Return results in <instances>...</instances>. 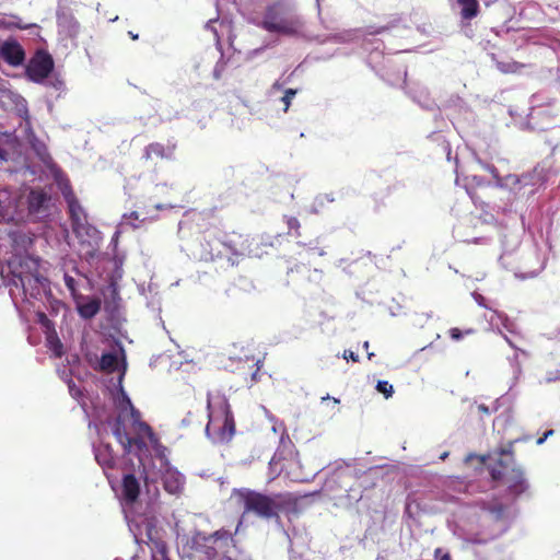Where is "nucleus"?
<instances>
[{
  "label": "nucleus",
  "instance_id": "f257e3e1",
  "mask_svg": "<svg viewBox=\"0 0 560 560\" xmlns=\"http://www.w3.org/2000/svg\"><path fill=\"white\" fill-rule=\"evenodd\" d=\"M513 518L512 504L499 499L483 500L462 510L453 532L472 544H486L504 534Z\"/></svg>",
  "mask_w": 560,
  "mask_h": 560
},
{
  "label": "nucleus",
  "instance_id": "f03ea898",
  "mask_svg": "<svg viewBox=\"0 0 560 560\" xmlns=\"http://www.w3.org/2000/svg\"><path fill=\"white\" fill-rule=\"evenodd\" d=\"M0 275L11 295L19 292L24 296L36 298L48 283L39 271V259L27 254L12 255L7 265L1 267Z\"/></svg>",
  "mask_w": 560,
  "mask_h": 560
},
{
  "label": "nucleus",
  "instance_id": "7ed1b4c3",
  "mask_svg": "<svg viewBox=\"0 0 560 560\" xmlns=\"http://www.w3.org/2000/svg\"><path fill=\"white\" fill-rule=\"evenodd\" d=\"M482 462L488 466L493 480L504 479L506 481L508 493L512 498L515 499L527 491L529 486L524 477V471L514 463L512 443L482 457Z\"/></svg>",
  "mask_w": 560,
  "mask_h": 560
},
{
  "label": "nucleus",
  "instance_id": "20e7f679",
  "mask_svg": "<svg viewBox=\"0 0 560 560\" xmlns=\"http://www.w3.org/2000/svg\"><path fill=\"white\" fill-rule=\"evenodd\" d=\"M208 422L205 428L207 436L213 443H226L235 433V422L228 401L218 397L212 400L210 394L207 398Z\"/></svg>",
  "mask_w": 560,
  "mask_h": 560
},
{
  "label": "nucleus",
  "instance_id": "39448f33",
  "mask_svg": "<svg viewBox=\"0 0 560 560\" xmlns=\"http://www.w3.org/2000/svg\"><path fill=\"white\" fill-rule=\"evenodd\" d=\"M51 196L44 188H28L26 192L4 208L5 214L23 215L35 221L43 220L50 214Z\"/></svg>",
  "mask_w": 560,
  "mask_h": 560
},
{
  "label": "nucleus",
  "instance_id": "423d86ee",
  "mask_svg": "<svg viewBox=\"0 0 560 560\" xmlns=\"http://www.w3.org/2000/svg\"><path fill=\"white\" fill-rule=\"evenodd\" d=\"M261 25L270 33L292 35L302 26V20L293 9L277 2L267 8Z\"/></svg>",
  "mask_w": 560,
  "mask_h": 560
},
{
  "label": "nucleus",
  "instance_id": "0eeeda50",
  "mask_svg": "<svg viewBox=\"0 0 560 560\" xmlns=\"http://www.w3.org/2000/svg\"><path fill=\"white\" fill-rule=\"evenodd\" d=\"M67 206L73 233L83 245L86 244L88 252L94 250L101 241L100 232L89 223L88 213L78 199Z\"/></svg>",
  "mask_w": 560,
  "mask_h": 560
},
{
  "label": "nucleus",
  "instance_id": "6e6552de",
  "mask_svg": "<svg viewBox=\"0 0 560 560\" xmlns=\"http://www.w3.org/2000/svg\"><path fill=\"white\" fill-rule=\"evenodd\" d=\"M281 494L262 493L247 489V513H253L262 520H271L279 516Z\"/></svg>",
  "mask_w": 560,
  "mask_h": 560
},
{
  "label": "nucleus",
  "instance_id": "1a4fd4ad",
  "mask_svg": "<svg viewBox=\"0 0 560 560\" xmlns=\"http://www.w3.org/2000/svg\"><path fill=\"white\" fill-rule=\"evenodd\" d=\"M54 69V60L51 56L44 50H38L30 60L26 67L27 77L37 83L43 82Z\"/></svg>",
  "mask_w": 560,
  "mask_h": 560
},
{
  "label": "nucleus",
  "instance_id": "9d476101",
  "mask_svg": "<svg viewBox=\"0 0 560 560\" xmlns=\"http://www.w3.org/2000/svg\"><path fill=\"white\" fill-rule=\"evenodd\" d=\"M294 455V445L287 430L282 429L279 447L269 460L270 480L275 479L283 470L284 466L280 465V462L288 460L289 457L291 458Z\"/></svg>",
  "mask_w": 560,
  "mask_h": 560
},
{
  "label": "nucleus",
  "instance_id": "9b49d317",
  "mask_svg": "<svg viewBox=\"0 0 560 560\" xmlns=\"http://www.w3.org/2000/svg\"><path fill=\"white\" fill-rule=\"evenodd\" d=\"M472 151V155L475 156L476 161L486 170L488 171L493 178L495 179V186L500 188H505L510 190H521V175L515 174H506L501 175L499 168L485 160H482L475 151L474 148H470Z\"/></svg>",
  "mask_w": 560,
  "mask_h": 560
},
{
  "label": "nucleus",
  "instance_id": "f8f14e48",
  "mask_svg": "<svg viewBox=\"0 0 560 560\" xmlns=\"http://www.w3.org/2000/svg\"><path fill=\"white\" fill-rule=\"evenodd\" d=\"M43 162L50 170L54 180L58 186V189L60 190L61 195L63 196L66 202L70 203L77 200L78 198L65 172L56 163H54L52 159L49 155L44 156Z\"/></svg>",
  "mask_w": 560,
  "mask_h": 560
},
{
  "label": "nucleus",
  "instance_id": "ddd939ff",
  "mask_svg": "<svg viewBox=\"0 0 560 560\" xmlns=\"http://www.w3.org/2000/svg\"><path fill=\"white\" fill-rule=\"evenodd\" d=\"M0 59L12 67H20L25 61V51L15 38L0 42Z\"/></svg>",
  "mask_w": 560,
  "mask_h": 560
},
{
  "label": "nucleus",
  "instance_id": "4468645a",
  "mask_svg": "<svg viewBox=\"0 0 560 560\" xmlns=\"http://www.w3.org/2000/svg\"><path fill=\"white\" fill-rule=\"evenodd\" d=\"M164 490L174 495L183 493L185 488V477L175 468H167L162 475Z\"/></svg>",
  "mask_w": 560,
  "mask_h": 560
},
{
  "label": "nucleus",
  "instance_id": "2eb2a0df",
  "mask_svg": "<svg viewBox=\"0 0 560 560\" xmlns=\"http://www.w3.org/2000/svg\"><path fill=\"white\" fill-rule=\"evenodd\" d=\"M548 177L549 168L544 164H537L530 172L521 175V186L539 188L547 183Z\"/></svg>",
  "mask_w": 560,
  "mask_h": 560
},
{
  "label": "nucleus",
  "instance_id": "dca6fc26",
  "mask_svg": "<svg viewBox=\"0 0 560 560\" xmlns=\"http://www.w3.org/2000/svg\"><path fill=\"white\" fill-rule=\"evenodd\" d=\"M460 8V21L466 36L471 37V30L468 28V22L478 16L480 7L478 0H457Z\"/></svg>",
  "mask_w": 560,
  "mask_h": 560
},
{
  "label": "nucleus",
  "instance_id": "f3484780",
  "mask_svg": "<svg viewBox=\"0 0 560 560\" xmlns=\"http://www.w3.org/2000/svg\"><path fill=\"white\" fill-rule=\"evenodd\" d=\"M59 34L65 38H75L79 34V23L72 14L59 12L57 14Z\"/></svg>",
  "mask_w": 560,
  "mask_h": 560
},
{
  "label": "nucleus",
  "instance_id": "a211bd4d",
  "mask_svg": "<svg viewBox=\"0 0 560 560\" xmlns=\"http://www.w3.org/2000/svg\"><path fill=\"white\" fill-rule=\"evenodd\" d=\"M122 494L127 502L133 503L140 494V483L133 474H127L122 478Z\"/></svg>",
  "mask_w": 560,
  "mask_h": 560
},
{
  "label": "nucleus",
  "instance_id": "6ab92c4d",
  "mask_svg": "<svg viewBox=\"0 0 560 560\" xmlns=\"http://www.w3.org/2000/svg\"><path fill=\"white\" fill-rule=\"evenodd\" d=\"M175 145L164 147L162 142H151L145 149L147 159L152 161L168 159L173 154Z\"/></svg>",
  "mask_w": 560,
  "mask_h": 560
},
{
  "label": "nucleus",
  "instance_id": "aec40b11",
  "mask_svg": "<svg viewBox=\"0 0 560 560\" xmlns=\"http://www.w3.org/2000/svg\"><path fill=\"white\" fill-rule=\"evenodd\" d=\"M362 499V490L360 487H350L346 493L336 498V505L345 509L352 508Z\"/></svg>",
  "mask_w": 560,
  "mask_h": 560
},
{
  "label": "nucleus",
  "instance_id": "412c9836",
  "mask_svg": "<svg viewBox=\"0 0 560 560\" xmlns=\"http://www.w3.org/2000/svg\"><path fill=\"white\" fill-rule=\"evenodd\" d=\"M101 310L100 299H88L78 305V313L84 319L93 318Z\"/></svg>",
  "mask_w": 560,
  "mask_h": 560
},
{
  "label": "nucleus",
  "instance_id": "4be33fe9",
  "mask_svg": "<svg viewBox=\"0 0 560 560\" xmlns=\"http://www.w3.org/2000/svg\"><path fill=\"white\" fill-rule=\"evenodd\" d=\"M410 94L412 100L424 109L432 110L435 108V102L433 98H431L425 88H418L416 90H412L410 91Z\"/></svg>",
  "mask_w": 560,
  "mask_h": 560
},
{
  "label": "nucleus",
  "instance_id": "5701e85b",
  "mask_svg": "<svg viewBox=\"0 0 560 560\" xmlns=\"http://www.w3.org/2000/svg\"><path fill=\"white\" fill-rule=\"evenodd\" d=\"M206 28L213 33L217 45H220V33L231 31V25L226 21L219 22L218 20H209L206 24Z\"/></svg>",
  "mask_w": 560,
  "mask_h": 560
},
{
  "label": "nucleus",
  "instance_id": "b1692460",
  "mask_svg": "<svg viewBox=\"0 0 560 560\" xmlns=\"http://www.w3.org/2000/svg\"><path fill=\"white\" fill-rule=\"evenodd\" d=\"M118 359L113 352L103 353L100 360V369L104 372H114L117 369Z\"/></svg>",
  "mask_w": 560,
  "mask_h": 560
},
{
  "label": "nucleus",
  "instance_id": "393cba45",
  "mask_svg": "<svg viewBox=\"0 0 560 560\" xmlns=\"http://www.w3.org/2000/svg\"><path fill=\"white\" fill-rule=\"evenodd\" d=\"M495 66L502 73H515L524 67V65L514 60H495Z\"/></svg>",
  "mask_w": 560,
  "mask_h": 560
},
{
  "label": "nucleus",
  "instance_id": "a878e982",
  "mask_svg": "<svg viewBox=\"0 0 560 560\" xmlns=\"http://www.w3.org/2000/svg\"><path fill=\"white\" fill-rule=\"evenodd\" d=\"M95 458L104 468H113L115 466V458L109 454L108 447L97 450Z\"/></svg>",
  "mask_w": 560,
  "mask_h": 560
},
{
  "label": "nucleus",
  "instance_id": "bb28decb",
  "mask_svg": "<svg viewBox=\"0 0 560 560\" xmlns=\"http://www.w3.org/2000/svg\"><path fill=\"white\" fill-rule=\"evenodd\" d=\"M283 218L288 225L289 234L293 233L294 236L299 237L301 235V233H300L301 225H300L299 220L294 217H288V215H284Z\"/></svg>",
  "mask_w": 560,
  "mask_h": 560
},
{
  "label": "nucleus",
  "instance_id": "cd10ccee",
  "mask_svg": "<svg viewBox=\"0 0 560 560\" xmlns=\"http://www.w3.org/2000/svg\"><path fill=\"white\" fill-rule=\"evenodd\" d=\"M542 105L551 106L552 100L551 98H545L541 94H534L530 98V109L534 112L537 107H540Z\"/></svg>",
  "mask_w": 560,
  "mask_h": 560
},
{
  "label": "nucleus",
  "instance_id": "c85d7f7f",
  "mask_svg": "<svg viewBox=\"0 0 560 560\" xmlns=\"http://www.w3.org/2000/svg\"><path fill=\"white\" fill-rule=\"evenodd\" d=\"M0 26H3L5 28L16 27V28H27L26 24H23L21 20L16 16L10 18V19H2L0 20Z\"/></svg>",
  "mask_w": 560,
  "mask_h": 560
},
{
  "label": "nucleus",
  "instance_id": "c756f323",
  "mask_svg": "<svg viewBox=\"0 0 560 560\" xmlns=\"http://www.w3.org/2000/svg\"><path fill=\"white\" fill-rule=\"evenodd\" d=\"M375 388L378 393H382L385 398H389L394 394V387L387 381H377Z\"/></svg>",
  "mask_w": 560,
  "mask_h": 560
},
{
  "label": "nucleus",
  "instance_id": "7c9ffc66",
  "mask_svg": "<svg viewBox=\"0 0 560 560\" xmlns=\"http://www.w3.org/2000/svg\"><path fill=\"white\" fill-rule=\"evenodd\" d=\"M325 201L332 202L334 198H330L329 195L318 196L311 206L310 213H318V207H323Z\"/></svg>",
  "mask_w": 560,
  "mask_h": 560
},
{
  "label": "nucleus",
  "instance_id": "2f4dec72",
  "mask_svg": "<svg viewBox=\"0 0 560 560\" xmlns=\"http://www.w3.org/2000/svg\"><path fill=\"white\" fill-rule=\"evenodd\" d=\"M450 337L454 340V341H459L462 340V338L464 337V335H470L474 332L472 329H467L465 331H462L459 328H451L450 329Z\"/></svg>",
  "mask_w": 560,
  "mask_h": 560
},
{
  "label": "nucleus",
  "instance_id": "473e14b6",
  "mask_svg": "<svg viewBox=\"0 0 560 560\" xmlns=\"http://www.w3.org/2000/svg\"><path fill=\"white\" fill-rule=\"evenodd\" d=\"M295 94H296V90H293V89H288L284 92V95L281 97V101L284 104V112L288 110V108L291 104V100L295 96Z\"/></svg>",
  "mask_w": 560,
  "mask_h": 560
},
{
  "label": "nucleus",
  "instance_id": "72a5a7b5",
  "mask_svg": "<svg viewBox=\"0 0 560 560\" xmlns=\"http://www.w3.org/2000/svg\"><path fill=\"white\" fill-rule=\"evenodd\" d=\"M195 422H197L198 425H201L202 424V421L201 420H196L195 419V415L189 411L186 417L182 420V427L183 428H188L190 425H192Z\"/></svg>",
  "mask_w": 560,
  "mask_h": 560
},
{
  "label": "nucleus",
  "instance_id": "f704fd0d",
  "mask_svg": "<svg viewBox=\"0 0 560 560\" xmlns=\"http://www.w3.org/2000/svg\"><path fill=\"white\" fill-rule=\"evenodd\" d=\"M261 409L264 410V412L266 413V416L268 417V419H269L270 421L275 422V423H273V425H272V431H273L275 433H277L278 431H281V432H282V429H285V428H284V425H283V423H282V422H279V423H278V422H277V420H276V418H275V417H273V416H272V415H271V413H270V412H269V411H268L264 406H261Z\"/></svg>",
  "mask_w": 560,
  "mask_h": 560
},
{
  "label": "nucleus",
  "instance_id": "c9c22d12",
  "mask_svg": "<svg viewBox=\"0 0 560 560\" xmlns=\"http://www.w3.org/2000/svg\"><path fill=\"white\" fill-rule=\"evenodd\" d=\"M317 244H318L317 240L315 242H311L308 244H305L303 242H298L299 246L307 247L310 250L317 252L318 256H325L326 252L323 248H318Z\"/></svg>",
  "mask_w": 560,
  "mask_h": 560
},
{
  "label": "nucleus",
  "instance_id": "e433bc0d",
  "mask_svg": "<svg viewBox=\"0 0 560 560\" xmlns=\"http://www.w3.org/2000/svg\"><path fill=\"white\" fill-rule=\"evenodd\" d=\"M547 383L560 381V368L557 370L548 371L545 377Z\"/></svg>",
  "mask_w": 560,
  "mask_h": 560
},
{
  "label": "nucleus",
  "instance_id": "4c0bfd02",
  "mask_svg": "<svg viewBox=\"0 0 560 560\" xmlns=\"http://www.w3.org/2000/svg\"><path fill=\"white\" fill-rule=\"evenodd\" d=\"M434 559L435 560H451V555L447 550L443 548H436L434 550Z\"/></svg>",
  "mask_w": 560,
  "mask_h": 560
},
{
  "label": "nucleus",
  "instance_id": "58836bf2",
  "mask_svg": "<svg viewBox=\"0 0 560 560\" xmlns=\"http://www.w3.org/2000/svg\"><path fill=\"white\" fill-rule=\"evenodd\" d=\"M63 280H65L66 287L72 293H74L77 291V281L74 280V278L66 273L65 277H63Z\"/></svg>",
  "mask_w": 560,
  "mask_h": 560
},
{
  "label": "nucleus",
  "instance_id": "ea45409f",
  "mask_svg": "<svg viewBox=\"0 0 560 560\" xmlns=\"http://www.w3.org/2000/svg\"><path fill=\"white\" fill-rule=\"evenodd\" d=\"M231 500H235L237 503H245V491L243 489H235L231 495Z\"/></svg>",
  "mask_w": 560,
  "mask_h": 560
},
{
  "label": "nucleus",
  "instance_id": "a19ab883",
  "mask_svg": "<svg viewBox=\"0 0 560 560\" xmlns=\"http://www.w3.org/2000/svg\"><path fill=\"white\" fill-rule=\"evenodd\" d=\"M10 238L12 240V242L14 244H18L20 241L25 243H32L31 238L26 237L24 234H21V233H18V232H14V233H11L10 234Z\"/></svg>",
  "mask_w": 560,
  "mask_h": 560
},
{
  "label": "nucleus",
  "instance_id": "79ce46f5",
  "mask_svg": "<svg viewBox=\"0 0 560 560\" xmlns=\"http://www.w3.org/2000/svg\"><path fill=\"white\" fill-rule=\"evenodd\" d=\"M115 435L118 438L120 443H122V444L126 443L127 445L131 444V439L129 436H127L126 434H122L120 432L119 425H117L116 429H115Z\"/></svg>",
  "mask_w": 560,
  "mask_h": 560
},
{
  "label": "nucleus",
  "instance_id": "37998d69",
  "mask_svg": "<svg viewBox=\"0 0 560 560\" xmlns=\"http://www.w3.org/2000/svg\"><path fill=\"white\" fill-rule=\"evenodd\" d=\"M52 343V349L56 354V357L60 358L62 355V343L58 338H56L54 341L49 340Z\"/></svg>",
  "mask_w": 560,
  "mask_h": 560
},
{
  "label": "nucleus",
  "instance_id": "c03bdc74",
  "mask_svg": "<svg viewBox=\"0 0 560 560\" xmlns=\"http://www.w3.org/2000/svg\"><path fill=\"white\" fill-rule=\"evenodd\" d=\"M474 300L476 301V303L479 305V306H482V307H486V308H490L487 304H486V299L483 295H481L480 293L478 292H472L471 293Z\"/></svg>",
  "mask_w": 560,
  "mask_h": 560
},
{
  "label": "nucleus",
  "instance_id": "a18cd8bd",
  "mask_svg": "<svg viewBox=\"0 0 560 560\" xmlns=\"http://www.w3.org/2000/svg\"><path fill=\"white\" fill-rule=\"evenodd\" d=\"M342 357L347 361H349V360H351L353 362L359 361V355L355 352H353L352 350H345Z\"/></svg>",
  "mask_w": 560,
  "mask_h": 560
},
{
  "label": "nucleus",
  "instance_id": "49530a36",
  "mask_svg": "<svg viewBox=\"0 0 560 560\" xmlns=\"http://www.w3.org/2000/svg\"><path fill=\"white\" fill-rule=\"evenodd\" d=\"M125 400H126L127 405L130 407L132 418H133L135 420H138V419L140 418V412H139V410H137V409L132 406V404H131L130 399H129L127 396H125Z\"/></svg>",
  "mask_w": 560,
  "mask_h": 560
},
{
  "label": "nucleus",
  "instance_id": "de8ad7c7",
  "mask_svg": "<svg viewBox=\"0 0 560 560\" xmlns=\"http://www.w3.org/2000/svg\"><path fill=\"white\" fill-rule=\"evenodd\" d=\"M8 143L12 144V148L15 149L18 147L22 148L25 142L18 141V142H8ZM28 143L32 144V148L35 149V150H37V148L35 145L36 143H38L39 145L44 147V142H28Z\"/></svg>",
  "mask_w": 560,
  "mask_h": 560
},
{
  "label": "nucleus",
  "instance_id": "09e8293b",
  "mask_svg": "<svg viewBox=\"0 0 560 560\" xmlns=\"http://www.w3.org/2000/svg\"><path fill=\"white\" fill-rule=\"evenodd\" d=\"M222 69H223V65L218 62L217 66L213 69V78L214 79H217V80L221 79V77H222Z\"/></svg>",
  "mask_w": 560,
  "mask_h": 560
},
{
  "label": "nucleus",
  "instance_id": "8fccbe9b",
  "mask_svg": "<svg viewBox=\"0 0 560 560\" xmlns=\"http://www.w3.org/2000/svg\"><path fill=\"white\" fill-rule=\"evenodd\" d=\"M262 363V361L260 359H258L256 361V365H257V369L255 372L252 373L250 375V378L253 382H257L259 380V376H258V373H259V370H260V364Z\"/></svg>",
  "mask_w": 560,
  "mask_h": 560
},
{
  "label": "nucleus",
  "instance_id": "3c124183",
  "mask_svg": "<svg viewBox=\"0 0 560 560\" xmlns=\"http://www.w3.org/2000/svg\"><path fill=\"white\" fill-rule=\"evenodd\" d=\"M124 218L126 220H140V214L138 211H131L129 214H125ZM145 218H142L141 221H144Z\"/></svg>",
  "mask_w": 560,
  "mask_h": 560
},
{
  "label": "nucleus",
  "instance_id": "603ef678",
  "mask_svg": "<svg viewBox=\"0 0 560 560\" xmlns=\"http://www.w3.org/2000/svg\"><path fill=\"white\" fill-rule=\"evenodd\" d=\"M489 241L490 240L488 237H475L471 241H467V242L468 243H474V244H488Z\"/></svg>",
  "mask_w": 560,
  "mask_h": 560
},
{
  "label": "nucleus",
  "instance_id": "864d4df0",
  "mask_svg": "<svg viewBox=\"0 0 560 560\" xmlns=\"http://www.w3.org/2000/svg\"><path fill=\"white\" fill-rule=\"evenodd\" d=\"M478 410L485 415H490V409L485 404L478 405Z\"/></svg>",
  "mask_w": 560,
  "mask_h": 560
},
{
  "label": "nucleus",
  "instance_id": "5fc2aeb1",
  "mask_svg": "<svg viewBox=\"0 0 560 560\" xmlns=\"http://www.w3.org/2000/svg\"><path fill=\"white\" fill-rule=\"evenodd\" d=\"M331 400L334 405H337L340 402V400L338 398H334V397H330L329 395L325 396L322 398V401H329Z\"/></svg>",
  "mask_w": 560,
  "mask_h": 560
},
{
  "label": "nucleus",
  "instance_id": "6e6d98bb",
  "mask_svg": "<svg viewBox=\"0 0 560 560\" xmlns=\"http://www.w3.org/2000/svg\"><path fill=\"white\" fill-rule=\"evenodd\" d=\"M140 429H141L142 431H144V432H149V433H151V432H152L151 427H150L148 423H145V422H141V423H140Z\"/></svg>",
  "mask_w": 560,
  "mask_h": 560
},
{
  "label": "nucleus",
  "instance_id": "4d7b16f0",
  "mask_svg": "<svg viewBox=\"0 0 560 560\" xmlns=\"http://www.w3.org/2000/svg\"><path fill=\"white\" fill-rule=\"evenodd\" d=\"M504 339L506 340V342H508V343H509L513 349H515L516 351H520V349H517V348L515 347V345L510 340V338H509L508 336H504ZM521 352H523V351L521 350Z\"/></svg>",
  "mask_w": 560,
  "mask_h": 560
},
{
  "label": "nucleus",
  "instance_id": "13d9d810",
  "mask_svg": "<svg viewBox=\"0 0 560 560\" xmlns=\"http://www.w3.org/2000/svg\"><path fill=\"white\" fill-rule=\"evenodd\" d=\"M0 159L3 160V161L8 160L7 151L3 150V149H0Z\"/></svg>",
  "mask_w": 560,
  "mask_h": 560
},
{
  "label": "nucleus",
  "instance_id": "bf43d9fd",
  "mask_svg": "<svg viewBox=\"0 0 560 560\" xmlns=\"http://www.w3.org/2000/svg\"><path fill=\"white\" fill-rule=\"evenodd\" d=\"M443 150L446 152V155H447V160L451 161L452 156H451V149L448 145H445L443 148Z\"/></svg>",
  "mask_w": 560,
  "mask_h": 560
},
{
  "label": "nucleus",
  "instance_id": "052dcab7",
  "mask_svg": "<svg viewBox=\"0 0 560 560\" xmlns=\"http://www.w3.org/2000/svg\"><path fill=\"white\" fill-rule=\"evenodd\" d=\"M553 433H555V431H553L552 429H550V430H547V431L544 433V436H545L546 439H548V438H549V436H551Z\"/></svg>",
  "mask_w": 560,
  "mask_h": 560
},
{
  "label": "nucleus",
  "instance_id": "680f3d73",
  "mask_svg": "<svg viewBox=\"0 0 560 560\" xmlns=\"http://www.w3.org/2000/svg\"><path fill=\"white\" fill-rule=\"evenodd\" d=\"M537 276V272H530L528 276H520L521 279H526V278H534Z\"/></svg>",
  "mask_w": 560,
  "mask_h": 560
},
{
  "label": "nucleus",
  "instance_id": "e2e57ef3",
  "mask_svg": "<svg viewBox=\"0 0 560 560\" xmlns=\"http://www.w3.org/2000/svg\"><path fill=\"white\" fill-rule=\"evenodd\" d=\"M8 196V191L7 190H3V191H0V202L3 201V198Z\"/></svg>",
  "mask_w": 560,
  "mask_h": 560
},
{
  "label": "nucleus",
  "instance_id": "0e129e2a",
  "mask_svg": "<svg viewBox=\"0 0 560 560\" xmlns=\"http://www.w3.org/2000/svg\"><path fill=\"white\" fill-rule=\"evenodd\" d=\"M546 440H547V439L542 435V436H540V438L537 440V444H538V445H541V444H544V443H545V441H546Z\"/></svg>",
  "mask_w": 560,
  "mask_h": 560
},
{
  "label": "nucleus",
  "instance_id": "69168bd1",
  "mask_svg": "<svg viewBox=\"0 0 560 560\" xmlns=\"http://www.w3.org/2000/svg\"><path fill=\"white\" fill-rule=\"evenodd\" d=\"M447 456H448V452H444V453H442V454L440 455V459L444 460V459H446V458H447Z\"/></svg>",
  "mask_w": 560,
  "mask_h": 560
},
{
  "label": "nucleus",
  "instance_id": "338daca9",
  "mask_svg": "<svg viewBox=\"0 0 560 560\" xmlns=\"http://www.w3.org/2000/svg\"><path fill=\"white\" fill-rule=\"evenodd\" d=\"M384 30H385V28H384V27H382V28H377V30H375V31H371L370 33H371V34H380V33H381L382 31H384Z\"/></svg>",
  "mask_w": 560,
  "mask_h": 560
},
{
  "label": "nucleus",
  "instance_id": "774afa93",
  "mask_svg": "<svg viewBox=\"0 0 560 560\" xmlns=\"http://www.w3.org/2000/svg\"><path fill=\"white\" fill-rule=\"evenodd\" d=\"M369 346H370L369 341H364L362 347H363V349L368 350Z\"/></svg>",
  "mask_w": 560,
  "mask_h": 560
}]
</instances>
